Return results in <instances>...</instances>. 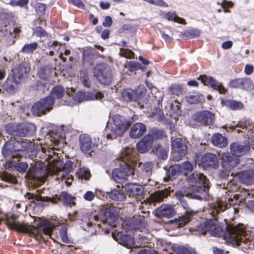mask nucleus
Here are the masks:
<instances>
[{"instance_id": "obj_1", "label": "nucleus", "mask_w": 254, "mask_h": 254, "mask_svg": "<svg viewBox=\"0 0 254 254\" xmlns=\"http://www.w3.org/2000/svg\"><path fill=\"white\" fill-rule=\"evenodd\" d=\"M30 166L28 169V163L21 162L16 164L15 168L21 173H25L27 171V174L33 178L42 177L44 171L48 169L49 173L57 175V180H61L68 186H70L73 181V177L70 174L72 168V163L70 161H67L64 164L63 161L57 160L53 165L47 168L43 162L33 161V162L30 163Z\"/></svg>"}, {"instance_id": "obj_2", "label": "nucleus", "mask_w": 254, "mask_h": 254, "mask_svg": "<svg viewBox=\"0 0 254 254\" xmlns=\"http://www.w3.org/2000/svg\"><path fill=\"white\" fill-rule=\"evenodd\" d=\"M17 215L15 214H5L0 217V219L11 229L24 233H30L37 236H41L42 234L51 236L55 227L52 223L46 221L41 222L37 227L32 226L28 224L17 222Z\"/></svg>"}, {"instance_id": "obj_3", "label": "nucleus", "mask_w": 254, "mask_h": 254, "mask_svg": "<svg viewBox=\"0 0 254 254\" xmlns=\"http://www.w3.org/2000/svg\"><path fill=\"white\" fill-rule=\"evenodd\" d=\"M223 238L226 243L234 246H239L244 243L250 246L254 245V232L249 236L245 230L242 224L238 226L229 225L226 227L223 234Z\"/></svg>"}, {"instance_id": "obj_4", "label": "nucleus", "mask_w": 254, "mask_h": 254, "mask_svg": "<svg viewBox=\"0 0 254 254\" xmlns=\"http://www.w3.org/2000/svg\"><path fill=\"white\" fill-rule=\"evenodd\" d=\"M188 180L192 184L189 188L190 191L186 195L187 197L197 199L205 198L209 189V180L201 173L193 172L188 177Z\"/></svg>"}, {"instance_id": "obj_5", "label": "nucleus", "mask_w": 254, "mask_h": 254, "mask_svg": "<svg viewBox=\"0 0 254 254\" xmlns=\"http://www.w3.org/2000/svg\"><path fill=\"white\" fill-rule=\"evenodd\" d=\"M132 149L130 147L126 148L123 150L120 167L114 169L112 172L113 179L117 183H122L127 180L128 176L134 175V169L129 164L132 157Z\"/></svg>"}, {"instance_id": "obj_6", "label": "nucleus", "mask_w": 254, "mask_h": 254, "mask_svg": "<svg viewBox=\"0 0 254 254\" xmlns=\"http://www.w3.org/2000/svg\"><path fill=\"white\" fill-rule=\"evenodd\" d=\"M131 122L124 117L117 114L113 116L112 123H108L105 133L108 139L123 135L131 125Z\"/></svg>"}, {"instance_id": "obj_7", "label": "nucleus", "mask_w": 254, "mask_h": 254, "mask_svg": "<svg viewBox=\"0 0 254 254\" xmlns=\"http://www.w3.org/2000/svg\"><path fill=\"white\" fill-rule=\"evenodd\" d=\"M6 132L11 137H25L32 135L36 130L35 126L30 123H9L5 126Z\"/></svg>"}, {"instance_id": "obj_8", "label": "nucleus", "mask_w": 254, "mask_h": 254, "mask_svg": "<svg viewBox=\"0 0 254 254\" xmlns=\"http://www.w3.org/2000/svg\"><path fill=\"white\" fill-rule=\"evenodd\" d=\"M100 218L103 224H109L110 225L115 227V222L118 219V213L116 208L113 206H109L102 209L99 215H90L88 218L89 222H87L88 227H91L93 225L92 221H98Z\"/></svg>"}, {"instance_id": "obj_9", "label": "nucleus", "mask_w": 254, "mask_h": 254, "mask_svg": "<svg viewBox=\"0 0 254 254\" xmlns=\"http://www.w3.org/2000/svg\"><path fill=\"white\" fill-rule=\"evenodd\" d=\"M75 89L71 87L66 90V93L69 96H71L75 103H80L85 101L101 99L103 95L101 92H92L78 91L75 93Z\"/></svg>"}, {"instance_id": "obj_10", "label": "nucleus", "mask_w": 254, "mask_h": 254, "mask_svg": "<svg viewBox=\"0 0 254 254\" xmlns=\"http://www.w3.org/2000/svg\"><path fill=\"white\" fill-rule=\"evenodd\" d=\"M93 75L98 81L103 85H109L113 80L111 70L105 64H97L94 68Z\"/></svg>"}, {"instance_id": "obj_11", "label": "nucleus", "mask_w": 254, "mask_h": 254, "mask_svg": "<svg viewBox=\"0 0 254 254\" xmlns=\"http://www.w3.org/2000/svg\"><path fill=\"white\" fill-rule=\"evenodd\" d=\"M193 169V164L188 161L181 164H175L170 167L168 171V177H164V181L167 182L169 179H172L175 176L179 174L187 176L190 173Z\"/></svg>"}, {"instance_id": "obj_12", "label": "nucleus", "mask_w": 254, "mask_h": 254, "mask_svg": "<svg viewBox=\"0 0 254 254\" xmlns=\"http://www.w3.org/2000/svg\"><path fill=\"white\" fill-rule=\"evenodd\" d=\"M196 230L202 235L206 234L208 232L211 236L217 237H220L222 232V229L216 219H210L204 223L200 224L197 226Z\"/></svg>"}, {"instance_id": "obj_13", "label": "nucleus", "mask_w": 254, "mask_h": 254, "mask_svg": "<svg viewBox=\"0 0 254 254\" xmlns=\"http://www.w3.org/2000/svg\"><path fill=\"white\" fill-rule=\"evenodd\" d=\"M55 100L51 97H46L35 103L31 108L33 114L35 116H40L49 112L52 109Z\"/></svg>"}, {"instance_id": "obj_14", "label": "nucleus", "mask_w": 254, "mask_h": 254, "mask_svg": "<svg viewBox=\"0 0 254 254\" xmlns=\"http://www.w3.org/2000/svg\"><path fill=\"white\" fill-rule=\"evenodd\" d=\"M99 142V138H94L92 141L91 137L86 134H81L79 136V147L81 151L85 154L90 155L95 146Z\"/></svg>"}, {"instance_id": "obj_15", "label": "nucleus", "mask_w": 254, "mask_h": 254, "mask_svg": "<svg viewBox=\"0 0 254 254\" xmlns=\"http://www.w3.org/2000/svg\"><path fill=\"white\" fill-rule=\"evenodd\" d=\"M172 148L173 150V159L179 161L185 156L187 148L185 141L180 138H176L172 140Z\"/></svg>"}, {"instance_id": "obj_16", "label": "nucleus", "mask_w": 254, "mask_h": 254, "mask_svg": "<svg viewBox=\"0 0 254 254\" xmlns=\"http://www.w3.org/2000/svg\"><path fill=\"white\" fill-rule=\"evenodd\" d=\"M145 93V89L143 85L138 86L136 90L126 89L122 92V97L126 101H136L141 99Z\"/></svg>"}, {"instance_id": "obj_17", "label": "nucleus", "mask_w": 254, "mask_h": 254, "mask_svg": "<svg viewBox=\"0 0 254 254\" xmlns=\"http://www.w3.org/2000/svg\"><path fill=\"white\" fill-rule=\"evenodd\" d=\"M154 136L152 134H147L140 140L136 145V149L140 153L147 152L152 147Z\"/></svg>"}, {"instance_id": "obj_18", "label": "nucleus", "mask_w": 254, "mask_h": 254, "mask_svg": "<svg viewBox=\"0 0 254 254\" xmlns=\"http://www.w3.org/2000/svg\"><path fill=\"white\" fill-rule=\"evenodd\" d=\"M221 159L222 165L227 171L231 170L240 162L239 158L232 156L229 153H223Z\"/></svg>"}, {"instance_id": "obj_19", "label": "nucleus", "mask_w": 254, "mask_h": 254, "mask_svg": "<svg viewBox=\"0 0 254 254\" xmlns=\"http://www.w3.org/2000/svg\"><path fill=\"white\" fill-rule=\"evenodd\" d=\"M29 70V67L24 64H21L12 69L14 83L16 84L19 83L26 76Z\"/></svg>"}, {"instance_id": "obj_20", "label": "nucleus", "mask_w": 254, "mask_h": 254, "mask_svg": "<svg viewBox=\"0 0 254 254\" xmlns=\"http://www.w3.org/2000/svg\"><path fill=\"white\" fill-rule=\"evenodd\" d=\"M250 148V146L246 143L234 142L230 146L232 155L238 158L245 155Z\"/></svg>"}, {"instance_id": "obj_21", "label": "nucleus", "mask_w": 254, "mask_h": 254, "mask_svg": "<svg viewBox=\"0 0 254 254\" xmlns=\"http://www.w3.org/2000/svg\"><path fill=\"white\" fill-rule=\"evenodd\" d=\"M138 165L139 167L141 168V171L139 173L140 177L142 178L143 180H146L148 182L150 181L149 178L152 174V169L154 164L152 162H146L142 164V163H135V167Z\"/></svg>"}, {"instance_id": "obj_22", "label": "nucleus", "mask_w": 254, "mask_h": 254, "mask_svg": "<svg viewBox=\"0 0 254 254\" xmlns=\"http://www.w3.org/2000/svg\"><path fill=\"white\" fill-rule=\"evenodd\" d=\"M199 78L201 79V82L205 85H210L214 89L218 90L221 94L224 93L226 89L217 81L215 80L211 76L204 75H200Z\"/></svg>"}, {"instance_id": "obj_23", "label": "nucleus", "mask_w": 254, "mask_h": 254, "mask_svg": "<svg viewBox=\"0 0 254 254\" xmlns=\"http://www.w3.org/2000/svg\"><path fill=\"white\" fill-rule=\"evenodd\" d=\"M195 118L197 121L204 125H211L214 121V115L208 111L197 112Z\"/></svg>"}, {"instance_id": "obj_24", "label": "nucleus", "mask_w": 254, "mask_h": 254, "mask_svg": "<svg viewBox=\"0 0 254 254\" xmlns=\"http://www.w3.org/2000/svg\"><path fill=\"white\" fill-rule=\"evenodd\" d=\"M125 189L129 197L141 196L144 193V189L141 185L136 184H127Z\"/></svg>"}, {"instance_id": "obj_25", "label": "nucleus", "mask_w": 254, "mask_h": 254, "mask_svg": "<svg viewBox=\"0 0 254 254\" xmlns=\"http://www.w3.org/2000/svg\"><path fill=\"white\" fill-rule=\"evenodd\" d=\"M201 162L204 167L216 168L218 166V160L215 154L207 153L203 155L201 158Z\"/></svg>"}, {"instance_id": "obj_26", "label": "nucleus", "mask_w": 254, "mask_h": 254, "mask_svg": "<svg viewBox=\"0 0 254 254\" xmlns=\"http://www.w3.org/2000/svg\"><path fill=\"white\" fill-rule=\"evenodd\" d=\"M175 213L173 207L170 204H164L157 208L155 211V215L157 217H165L169 218Z\"/></svg>"}, {"instance_id": "obj_27", "label": "nucleus", "mask_w": 254, "mask_h": 254, "mask_svg": "<svg viewBox=\"0 0 254 254\" xmlns=\"http://www.w3.org/2000/svg\"><path fill=\"white\" fill-rule=\"evenodd\" d=\"M146 131L145 126L140 123L134 124L130 130V136L132 138H139Z\"/></svg>"}, {"instance_id": "obj_28", "label": "nucleus", "mask_w": 254, "mask_h": 254, "mask_svg": "<svg viewBox=\"0 0 254 254\" xmlns=\"http://www.w3.org/2000/svg\"><path fill=\"white\" fill-rule=\"evenodd\" d=\"M112 236L114 239H117L119 243L128 248H131L134 244V238L128 235L119 234L118 235L119 239H118L114 237L115 234L113 233Z\"/></svg>"}, {"instance_id": "obj_29", "label": "nucleus", "mask_w": 254, "mask_h": 254, "mask_svg": "<svg viewBox=\"0 0 254 254\" xmlns=\"http://www.w3.org/2000/svg\"><path fill=\"white\" fill-rule=\"evenodd\" d=\"M151 153L156 156L158 159L165 160L168 156V148L160 145H155L153 146Z\"/></svg>"}, {"instance_id": "obj_30", "label": "nucleus", "mask_w": 254, "mask_h": 254, "mask_svg": "<svg viewBox=\"0 0 254 254\" xmlns=\"http://www.w3.org/2000/svg\"><path fill=\"white\" fill-rule=\"evenodd\" d=\"M2 154L5 158H19L21 155L18 152H15L12 148V143L6 142L2 149Z\"/></svg>"}, {"instance_id": "obj_31", "label": "nucleus", "mask_w": 254, "mask_h": 254, "mask_svg": "<svg viewBox=\"0 0 254 254\" xmlns=\"http://www.w3.org/2000/svg\"><path fill=\"white\" fill-rule=\"evenodd\" d=\"M29 143L22 140L14 141L12 143L13 149L19 154V157H21L23 154V151L27 149L29 146Z\"/></svg>"}, {"instance_id": "obj_32", "label": "nucleus", "mask_w": 254, "mask_h": 254, "mask_svg": "<svg viewBox=\"0 0 254 254\" xmlns=\"http://www.w3.org/2000/svg\"><path fill=\"white\" fill-rule=\"evenodd\" d=\"M211 141L214 145L221 148L225 147L227 144V138L218 133L212 136Z\"/></svg>"}, {"instance_id": "obj_33", "label": "nucleus", "mask_w": 254, "mask_h": 254, "mask_svg": "<svg viewBox=\"0 0 254 254\" xmlns=\"http://www.w3.org/2000/svg\"><path fill=\"white\" fill-rule=\"evenodd\" d=\"M25 197H27L29 199H34L36 200H40L42 201H51L53 203H56L57 200L56 199L52 198L51 197L44 196L39 194H34L30 192H27L25 195Z\"/></svg>"}, {"instance_id": "obj_34", "label": "nucleus", "mask_w": 254, "mask_h": 254, "mask_svg": "<svg viewBox=\"0 0 254 254\" xmlns=\"http://www.w3.org/2000/svg\"><path fill=\"white\" fill-rule=\"evenodd\" d=\"M189 215H182L181 216H179L177 219H175L174 220H172L171 223L175 227H182L189 221Z\"/></svg>"}, {"instance_id": "obj_35", "label": "nucleus", "mask_w": 254, "mask_h": 254, "mask_svg": "<svg viewBox=\"0 0 254 254\" xmlns=\"http://www.w3.org/2000/svg\"><path fill=\"white\" fill-rule=\"evenodd\" d=\"M223 103L224 105L232 110H241L244 108V105L242 102L236 100H226Z\"/></svg>"}, {"instance_id": "obj_36", "label": "nucleus", "mask_w": 254, "mask_h": 254, "mask_svg": "<svg viewBox=\"0 0 254 254\" xmlns=\"http://www.w3.org/2000/svg\"><path fill=\"white\" fill-rule=\"evenodd\" d=\"M109 197L113 200L123 201L126 198V195L123 191L118 190H113L109 194Z\"/></svg>"}, {"instance_id": "obj_37", "label": "nucleus", "mask_w": 254, "mask_h": 254, "mask_svg": "<svg viewBox=\"0 0 254 254\" xmlns=\"http://www.w3.org/2000/svg\"><path fill=\"white\" fill-rule=\"evenodd\" d=\"M186 100L190 104H196L204 101L202 95L198 93H194L186 96Z\"/></svg>"}, {"instance_id": "obj_38", "label": "nucleus", "mask_w": 254, "mask_h": 254, "mask_svg": "<svg viewBox=\"0 0 254 254\" xmlns=\"http://www.w3.org/2000/svg\"><path fill=\"white\" fill-rule=\"evenodd\" d=\"M122 227L124 230H131L139 228L135 222L134 219L126 218L122 222Z\"/></svg>"}, {"instance_id": "obj_39", "label": "nucleus", "mask_w": 254, "mask_h": 254, "mask_svg": "<svg viewBox=\"0 0 254 254\" xmlns=\"http://www.w3.org/2000/svg\"><path fill=\"white\" fill-rule=\"evenodd\" d=\"M64 94V90L63 86H58L53 88L50 95L48 97H51L54 100L56 97L58 99L62 98Z\"/></svg>"}, {"instance_id": "obj_40", "label": "nucleus", "mask_w": 254, "mask_h": 254, "mask_svg": "<svg viewBox=\"0 0 254 254\" xmlns=\"http://www.w3.org/2000/svg\"><path fill=\"white\" fill-rule=\"evenodd\" d=\"M53 70L52 67L50 66H46L40 68L38 71L39 77L43 79H46L52 74Z\"/></svg>"}, {"instance_id": "obj_41", "label": "nucleus", "mask_w": 254, "mask_h": 254, "mask_svg": "<svg viewBox=\"0 0 254 254\" xmlns=\"http://www.w3.org/2000/svg\"><path fill=\"white\" fill-rule=\"evenodd\" d=\"M166 196L163 191H158L152 193L149 196V201L151 202H158L162 201Z\"/></svg>"}, {"instance_id": "obj_42", "label": "nucleus", "mask_w": 254, "mask_h": 254, "mask_svg": "<svg viewBox=\"0 0 254 254\" xmlns=\"http://www.w3.org/2000/svg\"><path fill=\"white\" fill-rule=\"evenodd\" d=\"M226 208L227 207L225 205L220 202H217L211 207L210 213L212 214V216L215 217L220 211H224Z\"/></svg>"}, {"instance_id": "obj_43", "label": "nucleus", "mask_w": 254, "mask_h": 254, "mask_svg": "<svg viewBox=\"0 0 254 254\" xmlns=\"http://www.w3.org/2000/svg\"><path fill=\"white\" fill-rule=\"evenodd\" d=\"M77 175L78 177L81 179L88 180L90 177V172L89 169L86 167L79 168L77 171Z\"/></svg>"}, {"instance_id": "obj_44", "label": "nucleus", "mask_w": 254, "mask_h": 254, "mask_svg": "<svg viewBox=\"0 0 254 254\" xmlns=\"http://www.w3.org/2000/svg\"><path fill=\"white\" fill-rule=\"evenodd\" d=\"M165 18L169 21H173L181 24H185V20L176 15L174 13L169 12L165 14Z\"/></svg>"}, {"instance_id": "obj_45", "label": "nucleus", "mask_w": 254, "mask_h": 254, "mask_svg": "<svg viewBox=\"0 0 254 254\" xmlns=\"http://www.w3.org/2000/svg\"><path fill=\"white\" fill-rule=\"evenodd\" d=\"M38 44L37 42H33L25 44L21 49V52L24 54H30L33 52L37 47Z\"/></svg>"}, {"instance_id": "obj_46", "label": "nucleus", "mask_w": 254, "mask_h": 254, "mask_svg": "<svg viewBox=\"0 0 254 254\" xmlns=\"http://www.w3.org/2000/svg\"><path fill=\"white\" fill-rule=\"evenodd\" d=\"M0 178L1 180L7 183H10L13 184L17 183V179L14 176L6 172H0Z\"/></svg>"}, {"instance_id": "obj_47", "label": "nucleus", "mask_w": 254, "mask_h": 254, "mask_svg": "<svg viewBox=\"0 0 254 254\" xmlns=\"http://www.w3.org/2000/svg\"><path fill=\"white\" fill-rule=\"evenodd\" d=\"M82 59L84 61L91 62L92 61V56L93 52H92V48L85 47L82 49Z\"/></svg>"}, {"instance_id": "obj_48", "label": "nucleus", "mask_w": 254, "mask_h": 254, "mask_svg": "<svg viewBox=\"0 0 254 254\" xmlns=\"http://www.w3.org/2000/svg\"><path fill=\"white\" fill-rule=\"evenodd\" d=\"M241 89L252 91L254 89L253 81L249 78H243Z\"/></svg>"}, {"instance_id": "obj_49", "label": "nucleus", "mask_w": 254, "mask_h": 254, "mask_svg": "<svg viewBox=\"0 0 254 254\" xmlns=\"http://www.w3.org/2000/svg\"><path fill=\"white\" fill-rule=\"evenodd\" d=\"M200 34L199 30L197 29H191L185 31L182 35L184 37L187 38H194L198 37Z\"/></svg>"}, {"instance_id": "obj_50", "label": "nucleus", "mask_w": 254, "mask_h": 254, "mask_svg": "<svg viewBox=\"0 0 254 254\" xmlns=\"http://www.w3.org/2000/svg\"><path fill=\"white\" fill-rule=\"evenodd\" d=\"M62 196L64 198V202L65 204L70 205V206H73L75 204L74 198L67 192H62Z\"/></svg>"}, {"instance_id": "obj_51", "label": "nucleus", "mask_w": 254, "mask_h": 254, "mask_svg": "<svg viewBox=\"0 0 254 254\" xmlns=\"http://www.w3.org/2000/svg\"><path fill=\"white\" fill-rule=\"evenodd\" d=\"M59 237L63 242L65 243L68 242L69 240L67 235V230L65 226L61 227L59 231Z\"/></svg>"}, {"instance_id": "obj_52", "label": "nucleus", "mask_w": 254, "mask_h": 254, "mask_svg": "<svg viewBox=\"0 0 254 254\" xmlns=\"http://www.w3.org/2000/svg\"><path fill=\"white\" fill-rule=\"evenodd\" d=\"M241 180L244 184H249L251 182L252 178L249 171L244 172L241 176Z\"/></svg>"}, {"instance_id": "obj_53", "label": "nucleus", "mask_w": 254, "mask_h": 254, "mask_svg": "<svg viewBox=\"0 0 254 254\" xmlns=\"http://www.w3.org/2000/svg\"><path fill=\"white\" fill-rule=\"evenodd\" d=\"M243 82L242 78H237L234 80H232L230 83V86L232 88H241L242 87V83Z\"/></svg>"}, {"instance_id": "obj_54", "label": "nucleus", "mask_w": 254, "mask_h": 254, "mask_svg": "<svg viewBox=\"0 0 254 254\" xmlns=\"http://www.w3.org/2000/svg\"><path fill=\"white\" fill-rule=\"evenodd\" d=\"M127 66L130 71H135L141 68V65L139 63L133 61L129 62ZM126 67H127V65H126Z\"/></svg>"}, {"instance_id": "obj_55", "label": "nucleus", "mask_w": 254, "mask_h": 254, "mask_svg": "<svg viewBox=\"0 0 254 254\" xmlns=\"http://www.w3.org/2000/svg\"><path fill=\"white\" fill-rule=\"evenodd\" d=\"M34 32L38 37H46L48 36L47 32L40 26L37 27L35 28Z\"/></svg>"}, {"instance_id": "obj_56", "label": "nucleus", "mask_w": 254, "mask_h": 254, "mask_svg": "<svg viewBox=\"0 0 254 254\" xmlns=\"http://www.w3.org/2000/svg\"><path fill=\"white\" fill-rule=\"evenodd\" d=\"M120 55L127 58H132L134 53L131 51L127 49L121 50Z\"/></svg>"}, {"instance_id": "obj_57", "label": "nucleus", "mask_w": 254, "mask_h": 254, "mask_svg": "<svg viewBox=\"0 0 254 254\" xmlns=\"http://www.w3.org/2000/svg\"><path fill=\"white\" fill-rule=\"evenodd\" d=\"M169 91L173 94L179 95L181 92V88L179 85H173L169 88Z\"/></svg>"}, {"instance_id": "obj_58", "label": "nucleus", "mask_w": 254, "mask_h": 254, "mask_svg": "<svg viewBox=\"0 0 254 254\" xmlns=\"http://www.w3.org/2000/svg\"><path fill=\"white\" fill-rule=\"evenodd\" d=\"M68 2L78 8L84 9L85 5L81 0H68Z\"/></svg>"}, {"instance_id": "obj_59", "label": "nucleus", "mask_w": 254, "mask_h": 254, "mask_svg": "<svg viewBox=\"0 0 254 254\" xmlns=\"http://www.w3.org/2000/svg\"><path fill=\"white\" fill-rule=\"evenodd\" d=\"M95 196V193L92 191H87L83 195V198L87 201L92 200Z\"/></svg>"}, {"instance_id": "obj_60", "label": "nucleus", "mask_w": 254, "mask_h": 254, "mask_svg": "<svg viewBox=\"0 0 254 254\" xmlns=\"http://www.w3.org/2000/svg\"><path fill=\"white\" fill-rule=\"evenodd\" d=\"M82 81L84 86L86 87H90V82L89 80V77L87 74H84L82 77Z\"/></svg>"}, {"instance_id": "obj_61", "label": "nucleus", "mask_w": 254, "mask_h": 254, "mask_svg": "<svg viewBox=\"0 0 254 254\" xmlns=\"http://www.w3.org/2000/svg\"><path fill=\"white\" fill-rule=\"evenodd\" d=\"M46 5L43 3H38L37 4L36 6V9L37 11L39 12L41 14L44 13Z\"/></svg>"}, {"instance_id": "obj_62", "label": "nucleus", "mask_w": 254, "mask_h": 254, "mask_svg": "<svg viewBox=\"0 0 254 254\" xmlns=\"http://www.w3.org/2000/svg\"><path fill=\"white\" fill-rule=\"evenodd\" d=\"M112 19L111 17L109 16H106L104 21L103 22V25L104 27H110L112 24Z\"/></svg>"}, {"instance_id": "obj_63", "label": "nucleus", "mask_w": 254, "mask_h": 254, "mask_svg": "<svg viewBox=\"0 0 254 254\" xmlns=\"http://www.w3.org/2000/svg\"><path fill=\"white\" fill-rule=\"evenodd\" d=\"M176 252L178 254H191L187 249L181 247L177 248Z\"/></svg>"}, {"instance_id": "obj_64", "label": "nucleus", "mask_w": 254, "mask_h": 254, "mask_svg": "<svg viewBox=\"0 0 254 254\" xmlns=\"http://www.w3.org/2000/svg\"><path fill=\"white\" fill-rule=\"evenodd\" d=\"M254 71L253 66L249 64H247L245 68V72L247 75L251 74Z\"/></svg>"}]
</instances>
